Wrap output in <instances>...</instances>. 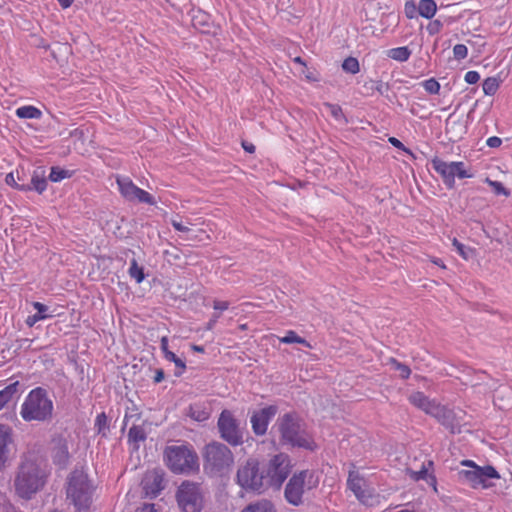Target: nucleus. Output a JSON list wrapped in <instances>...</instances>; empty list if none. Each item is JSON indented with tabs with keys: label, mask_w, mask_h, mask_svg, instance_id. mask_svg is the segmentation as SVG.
<instances>
[{
	"label": "nucleus",
	"mask_w": 512,
	"mask_h": 512,
	"mask_svg": "<svg viewBox=\"0 0 512 512\" xmlns=\"http://www.w3.org/2000/svg\"><path fill=\"white\" fill-rule=\"evenodd\" d=\"M179 507L184 512H201L203 496L198 483L183 481L176 492Z\"/></svg>",
	"instance_id": "9b49d317"
},
{
	"label": "nucleus",
	"mask_w": 512,
	"mask_h": 512,
	"mask_svg": "<svg viewBox=\"0 0 512 512\" xmlns=\"http://www.w3.org/2000/svg\"><path fill=\"white\" fill-rule=\"evenodd\" d=\"M20 415L26 422H51L54 415V403L48 390L41 386L32 389L21 405Z\"/></svg>",
	"instance_id": "20e7f679"
},
{
	"label": "nucleus",
	"mask_w": 512,
	"mask_h": 512,
	"mask_svg": "<svg viewBox=\"0 0 512 512\" xmlns=\"http://www.w3.org/2000/svg\"><path fill=\"white\" fill-rule=\"evenodd\" d=\"M488 183L492 187L493 192L496 195L508 196L510 194L509 190L507 188H505L501 182L488 180Z\"/></svg>",
	"instance_id": "a18cd8bd"
},
{
	"label": "nucleus",
	"mask_w": 512,
	"mask_h": 512,
	"mask_svg": "<svg viewBox=\"0 0 512 512\" xmlns=\"http://www.w3.org/2000/svg\"><path fill=\"white\" fill-rule=\"evenodd\" d=\"M160 348L164 354V357L166 356V353L167 352H171L169 349H168V338L166 336H163L160 340Z\"/></svg>",
	"instance_id": "680f3d73"
},
{
	"label": "nucleus",
	"mask_w": 512,
	"mask_h": 512,
	"mask_svg": "<svg viewBox=\"0 0 512 512\" xmlns=\"http://www.w3.org/2000/svg\"><path fill=\"white\" fill-rule=\"evenodd\" d=\"M46 466L37 459L24 458L14 479L16 494L25 500H30L47 482Z\"/></svg>",
	"instance_id": "7ed1b4c3"
},
{
	"label": "nucleus",
	"mask_w": 512,
	"mask_h": 512,
	"mask_svg": "<svg viewBox=\"0 0 512 512\" xmlns=\"http://www.w3.org/2000/svg\"><path fill=\"white\" fill-rule=\"evenodd\" d=\"M5 182H6V184H7V185L12 186L13 188H15V189H17V190H19V191H20V188H19V187H20L22 184H19V183L16 181V179H15V176H14V173H13V172H10V173H8V174L6 175V177H5Z\"/></svg>",
	"instance_id": "864d4df0"
},
{
	"label": "nucleus",
	"mask_w": 512,
	"mask_h": 512,
	"mask_svg": "<svg viewBox=\"0 0 512 512\" xmlns=\"http://www.w3.org/2000/svg\"><path fill=\"white\" fill-rule=\"evenodd\" d=\"M486 143L491 148H497L502 144V140H501V138H499L497 136H492L487 139Z\"/></svg>",
	"instance_id": "6e6d98bb"
},
{
	"label": "nucleus",
	"mask_w": 512,
	"mask_h": 512,
	"mask_svg": "<svg viewBox=\"0 0 512 512\" xmlns=\"http://www.w3.org/2000/svg\"><path fill=\"white\" fill-rule=\"evenodd\" d=\"M117 184L122 196L128 201H134L138 187L129 178H117Z\"/></svg>",
	"instance_id": "b1692460"
},
{
	"label": "nucleus",
	"mask_w": 512,
	"mask_h": 512,
	"mask_svg": "<svg viewBox=\"0 0 512 512\" xmlns=\"http://www.w3.org/2000/svg\"><path fill=\"white\" fill-rule=\"evenodd\" d=\"M242 512H276L273 503L269 500H261L256 503L249 504Z\"/></svg>",
	"instance_id": "c85d7f7f"
},
{
	"label": "nucleus",
	"mask_w": 512,
	"mask_h": 512,
	"mask_svg": "<svg viewBox=\"0 0 512 512\" xmlns=\"http://www.w3.org/2000/svg\"><path fill=\"white\" fill-rule=\"evenodd\" d=\"M129 275L135 279L136 283L140 284L145 279L144 268L139 266L137 261L133 259L129 268Z\"/></svg>",
	"instance_id": "72a5a7b5"
},
{
	"label": "nucleus",
	"mask_w": 512,
	"mask_h": 512,
	"mask_svg": "<svg viewBox=\"0 0 512 512\" xmlns=\"http://www.w3.org/2000/svg\"><path fill=\"white\" fill-rule=\"evenodd\" d=\"M452 244L456 248L459 255L465 260L472 258L475 254V249L465 246L464 244L459 242L456 238L453 239Z\"/></svg>",
	"instance_id": "f704fd0d"
},
{
	"label": "nucleus",
	"mask_w": 512,
	"mask_h": 512,
	"mask_svg": "<svg viewBox=\"0 0 512 512\" xmlns=\"http://www.w3.org/2000/svg\"><path fill=\"white\" fill-rule=\"evenodd\" d=\"M458 480L470 487L477 489L491 488L494 484L492 479H500L499 472L492 465L473 467V470H460L457 473Z\"/></svg>",
	"instance_id": "9d476101"
},
{
	"label": "nucleus",
	"mask_w": 512,
	"mask_h": 512,
	"mask_svg": "<svg viewBox=\"0 0 512 512\" xmlns=\"http://www.w3.org/2000/svg\"><path fill=\"white\" fill-rule=\"evenodd\" d=\"M412 478L415 481L427 480L428 482H430L431 484H434V485L436 483L435 477L428 473V469L425 467V465L422 466L421 470L412 472Z\"/></svg>",
	"instance_id": "ea45409f"
},
{
	"label": "nucleus",
	"mask_w": 512,
	"mask_h": 512,
	"mask_svg": "<svg viewBox=\"0 0 512 512\" xmlns=\"http://www.w3.org/2000/svg\"><path fill=\"white\" fill-rule=\"evenodd\" d=\"M455 177H458L460 179L471 178V177H473V174L470 173L465 168L464 162L458 161V162H455V165H454V178Z\"/></svg>",
	"instance_id": "79ce46f5"
},
{
	"label": "nucleus",
	"mask_w": 512,
	"mask_h": 512,
	"mask_svg": "<svg viewBox=\"0 0 512 512\" xmlns=\"http://www.w3.org/2000/svg\"><path fill=\"white\" fill-rule=\"evenodd\" d=\"M364 479L355 472H350L347 480L348 488L354 493L357 499L365 505H370L371 495L363 489Z\"/></svg>",
	"instance_id": "a211bd4d"
},
{
	"label": "nucleus",
	"mask_w": 512,
	"mask_h": 512,
	"mask_svg": "<svg viewBox=\"0 0 512 512\" xmlns=\"http://www.w3.org/2000/svg\"><path fill=\"white\" fill-rule=\"evenodd\" d=\"M132 417H135L137 420L141 418V413H136V414H128V412L125 413V416H124V421H123V426H122V431L125 430L126 426H127V422L128 420H130V418Z\"/></svg>",
	"instance_id": "052dcab7"
},
{
	"label": "nucleus",
	"mask_w": 512,
	"mask_h": 512,
	"mask_svg": "<svg viewBox=\"0 0 512 512\" xmlns=\"http://www.w3.org/2000/svg\"><path fill=\"white\" fill-rule=\"evenodd\" d=\"M389 363L395 370L399 371V375L402 379H408L410 377L411 369L408 365L397 361L395 358H390Z\"/></svg>",
	"instance_id": "58836bf2"
},
{
	"label": "nucleus",
	"mask_w": 512,
	"mask_h": 512,
	"mask_svg": "<svg viewBox=\"0 0 512 512\" xmlns=\"http://www.w3.org/2000/svg\"><path fill=\"white\" fill-rule=\"evenodd\" d=\"M73 173V171L66 170L59 166H53L51 167L48 179L52 182H60L63 179L72 177Z\"/></svg>",
	"instance_id": "2f4dec72"
},
{
	"label": "nucleus",
	"mask_w": 512,
	"mask_h": 512,
	"mask_svg": "<svg viewBox=\"0 0 512 512\" xmlns=\"http://www.w3.org/2000/svg\"><path fill=\"white\" fill-rule=\"evenodd\" d=\"M51 457L53 463L61 469H65L70 461L68 441L63 435L52 438Z\"/></svg>",
	"instance_id": "4468645a"
},
{
	"label": "nucleus",
	"mask_w": 512,
	"mask_h": 512,
	"mask_svg": "<svg viewBox=\"0 0 512 512\" xmlns=\"http://www.w3.org/2000/svg\"><path fill=\"white\" fill-rule=\"evenodd\" d=\"M423 87L430 94H438L439 91H440V84L434 78H430L428 80H425L423 82Z\"/></svg>",
	"instance_id": "c03bdc74"
},
{
	"label": "nucleus",
	"mask_w": 512,
	"mask_h": 512,
	"mask_svg": "<svg viewBox=\"0 0 512 512\" xmlns=\"http://www.w3.org/2000/svg\"><path fill=\"white\" fill-rule=\"evenodd\" d=\"M171 225L173 228L179 232H188L190 229L187 226H184L181 222L176 219L171 220Z\"/></svg>",
	"instance_id": "4d7b16f0"
},
{
	"label": "nucleus",
	"mask_w": 512,
	"mask_h": 512,
	"mask_svg": "<svg viewBox=\"0 0 512 512\" xmlns=\"http://www.w3.org/2000/svg\"><path fill=\"white\" fill-rule=\"evenodd\" d=\"M445 132L449 135L450 141H458L467 132L466 123L461 118H456L455 114L452 113L445 121Z\"/></svg>",
	"instance_id": "f3484780"
},
{
	"label": "nucleus",
	"mask_w": 512,
	"mask_h": 512,
	"mask_svg": "<svg viewBox=\"0 0 512 512\" xmlns=\"http://www.w3.org/2000/svg\"><path fill=\"white\" fill-rule=\"evenodd\" d=\"M164 254L168 257L169 261H178L182 259V256H184V252L177 247H173L171 250H166Z\"/></svg>",
	"instance_id": "8fccbe9b"
},
{
	"label": "nucleus",
	"mask_w": 512,
	"mask_h": 512,
	"mask_svg": "<svg viewBox=\"0 0 512 512\" xmlns=\"http://www.w3.org/2000/svg\"><path fill=\"white\" fill-rule=\"evenodd\" d=\"M0 512H23L15 506L5 493L0 492Z\"/></svg>",
	"instance_id": "4c0bfd02"
},
{
	"label": "nucleus",
	"mask_w": 512,
	"mask_h": 512,
	"mask_svg": "<svg viewBox=\"0 0 512 512\" xmlns=\"http://www.w3.org/2000/svg\"><path fill=\"white\" fill-rule=\"evenodd\" d=\"M217 429L220 438L230 446L237 447L244 443V428L232 411L222 410L217 420Z\"/></svg>",
	"instance_id": "1a4fd4ad"
},
{
	"label": "nucleus",
	"mask_w": 512,
	"mask_h": 512,
	"mask_svg": "<svg viewBox=\"0 0 512 512\" xmlns=\"http://www.w3.org/2000/svg\"><path fill=\"white\" fill-rule=\"evenodd\" d=\"M94 429L97 432V434L101 435L102 438L108 437L110 425L108 417L105 412H101L96 416L94 422Z\"/></svg>",
	"instance_id": "a878e982"
},
{
	"label": "nucleus",
	"mask_w": 512,
	"mask_h": 512,
	"mask_svg": "<svg viewBox=\"0 0 512 512\" xmlns=\"http://www.w3.org/2000/svg\"><path fill=\"white\" fill-rule=\"evenodd\" d=\"M165 359L170 361V362H173L176 366V370L174 372V375L176 377H180L182 376V374L184 373L185 369H186V364L185 362L179 358L175 353L173 352H167L166 353V356H165Z\"/></svg>",
	"instance_id": "473e14b6"
},
{
	"label": "nucleus",
	"mask_w": 512,
	"mask_h": 512,
	"mask_svg": "<svg viewBox=\"0 0 512 512\" xmlns=\"http://www.w3.org/2000/svg\"><path fill=\"white\" fill-rule=\"evenodd\" d=\"M66 492L76 512H85L90 508L94 487L83 470L75 469L70 473Z\"/></svg>",
	"instance_id": "0eeeda50"
},
{
	"label": "nucleus",
	"mask_w": 512,
	"mask_h": 512,
	"mask_svg": "<svg viewBox=\"0 0 512 512\" xmlns=\"http://www.w3.org/2000/svg\"><path fill=\"white\" fill-rule=\"evenodd\" d=\"M15 114L21 119H39L42 116L41 110L32 105L17 108Z\"/></svg>",
	"instance_id": "cd10ccee"
},
{
	"label": "nucleus",
	"mask_w": 512,
	"mask_h": 512,
	"mask_svg": "<svg viewBox=\"0 0 512 512\" xmlns=\"http://www.w3.org/2000/svg\"><path fill=\"white\" fill-rule=\"evenodd\" d=\"M389 142H390L394 147H396V148H398V149L405 150V147H404L403 143H402L399 139H397V138H395V137H390V138H389Z\"/></svg>",
	"instance_id": "0e129e2a"
},
{
	"label": "nucleus",
	"mask_w": 512,
	"mask_h": 512,
	"mask_svg": "<svg viewBox=\"0 0 512 512\" xmlns=\"http://www.w3.org/2000/svg\"><path fill=\"white\" fill-rule=\"evenodd\" d=\"M165 378V373L163 371V369H157L155 371V376H154V383H160L161 381H163Z\"/></svg>",
	"instance_id": "e2e57ef3"
},
{
	"label": "nucleus",
	"mask_w": 512,
	"mask_h": 512,
	"mask_svg": "<svg viewBox=\"0 0 512 512\" xmlns=\"http://www.w3.org/2000/svg\"><path fill=\"white\" fill-rule=\"evenodd\" d=\"M370 83H371L370 89L371 90L375 89L381 95H385L388 92V90L390 89L389 83H384L382 81H376V82L370 81Z\"/></svg>",
	"instance_id": "49530a36"
},
{
	"label": "nucleus",
	"mask_w": 512,
	"mask_h": 512,
	"mask_svg": "<svg viewBox=\"0 0 512 512\" xmlns=\"http://www.w3.org/2000/svg\"><path fill=\"white\" fill-rule=\"evenodd\" d=\"M135 512H158V511L155 509L154 504L145 503L141 507L137 508Z\"/></svg>",
	"instance_id": "bf43d9fd"
},
{
	"label": "nucleus",
	"mask_w": 512,
	"mask_h": 512,
	"mask_svg": "<svg viewBox=\"0 0 512 512\" xmlns=\"http://www.w3.org/2000/svg\"><path fill=\"white\" fill-rule=\"evenodd\" d=\"M442 28H443V23L440 20H437V19L429 22V24L426 27L427 32L430 35L438 34L441 31Z\"/></svg>",
	"instance_id": "09e8293b"
},
{
	"label": "nucleus",
	"mask_w": 512,
	"mask_h": 512,
	"mask_svg": "<svg viewBox=\"0 0 512 512\" xmlns=\"http://www.w3.org/2000/svg\"><path fill=\"white\" fill-rule=\"evenodd\" d=\"M417 10L422 17L431 19L436 13L437 5L434 0H420Z\"/></svg>",
	"instance_id": "bb28decb"
},
{
	"label": "nucleus",
	"mask_w": 512,
	"mask_h": 512,
	"mask_svg": "<svg viewBox=\"0 0 512 512\" xmlns=\"http://www.w3.org/2000/svg\"><path fill=\"white\" fill-rule=\"evenodd\" d=\"M164 489V478L161 474L153 473L146 476L143 480V490L145 495L151 499L156 498Z\"/></svg>",
	"instance_id": "6ab92c4d"
},
{
	"label": "nucleus",
	"mask_w": 512,
	"mask_h": 512,
	"mask_svg": "<svg viewBox=\"0 0 512 512\" xmlns=\"http://www.w3.org/2000/svg\"><path fill=\"white\" fill-rule=\"evenodd\" d=\"M147 439V432L141 425H133L128 432V443L133 445L134 450L139 449V442Z\"/></svg>",
	"instance_id": "5701e85b"
},
{
	"label": "nucleus",
	"mask_w": 512,
	"mask_h": 512,
	"mask_svg": "<svg viewBox=\"0 0 512 512\" xmlns=\"http://www.w3.org/2000/svg\"><path fill=\"white\" fill-rule=\"evenodd\" d=\"M20 382L15 381L7 385L3 390L0 391V410L8 404L13 397L18 393Z\"/></svg>",
	"instance_id": "393cba45"
},
{
	"label": "nucleus",
	"mask_w": 512,
	"mask_h": 512,
	"mask_svg": "<svg viewBox=\"0 0 512 512\" xmlns=\"http://www.w3.org/2000/svg\"><path fill=\"white\" fill-rule=\"evenodd\" d=\"M430 416L434 417L442 426L452 434L461 433V424L464 421L466 413L462 409H452L448 406L437 403L430 411Z\"/></svg>",
	"instance_id": "f8f14e48"
},
{
	"label": "nucleus",
	"mask_w": 512,
	"mask_h": 512,
	"mask_svg": "<svg viewBox=\"0 0 512 512\" xmlns=\"http://www.w3.org/2000/svg\"><path fill=\"white\" fill-rule=\"evenodd\" d=\"M278 413L277 405H269L252 413L250 422L253 433L263 436L267 433L269 423Z\"/></svg>",
	"instance_id": "ddd939ff"
},
{
	"label": "nucleus",
	"mask_w": 512,
	"mask_h": 512,
	"mask_svg": "<svg viewBox=\"0 0 512 512\" xmlns=\"http://www.w3.org/2000/svg\"><path fill=\"white\" fill-rule=\"evenodd\" d=\"M135 200H137L140 203H146L149 205L156 204L155 198L150 193H148L147 191H145L139 187L136 191Z\"/></svg>",
	"instance_id": "a19ab883"
},
{
	"label": "nucleus",
	"mask_w": 512,
	"mask_h": 512,
	"mask_svg": "<svg viewBox=\"0 0 512 512\" xmlns=\"http://www.w3.org/2000/svg\"><path fill=\"white\" fill-rule=\"evenodd\" d=\"M297 341H299V335L293 330L287 331L286 335L280 338V342L285 344H293L297 343Z\"/></svg>",
	"instance_id": "3c124183"
},
{
	"label": "nucleus",
	"mask_w": 512,
	"mask_h": 512,
	"mask_svg": "<svg viewBox=\"0 0 512 512\" xmlns=\"http://www.w3.org/2000/svg\"><path fill=\"white\" fill-rule=\"evenodd\" d=\"M324 105L329 109L333 118H335L336 120L343 119L345 122H347L341 106H339L338 104L331 103H325Z\"/></svg>",
	"instance_id": "37998d69"
},
{
	"label": "nucleus",
	"mask_w": 512,
	"mask_h": 512,
	"mask_svg": "<svg viewBox=\"0 0 512 512\" xmlns=\"http://www.w3.org/2000/svg\"><path fill=\"white\" fill-rule=\"evenodd\" d=\"M13 443L11 427L0 424V471L5 469L10 457V445Z\"/></svg>",
	"instance_id": "dca6fc26"
},
{
	"label": "nucleus",
	"mask_w": 512,
	"mask_h": 512,
	"mask_svg": "<svg viewBox=\"0 0 512 512\" xmlns=\"http://www.w3.org/2000/svg\"><path fill=\"white\" fill-rule=\"evenodd\" d=\"M187 415L197 422H204L210 417V413L199 405H190Z\"/></svg>",
	"instance_id": "c756f323"
},
{
	"label": "nucleus",
	"mask_w": 512,
	"mask_h": 512,
	"mask_svg": "<svg viewBox=\"0 0 512 512\" xmlns=\"http://www.w3.org/2000/svg\"><path fill=\"white\" fill-rule=\"evenodd\" d=\"M388 57L399 62H405L411 55V50L407 46L392 48L387 53Z\"/></svg>",
	"instance_id": "7c9ffc66"
},
{
	"label": "nucleus",
	"mask_w": 512,
	"mask_h": 512,
	"mask_svg": "<svg viewBox=\"0 0 512 512\" xmlns=\"http://www.w3.org/2000/svg\"><path fill=\"white\" fill-rule=\"evenodd\" d=\"M482 88L485 95L492 96L497 92L499 82L495 77H488L483 81Z\"/></svg>",
	"instance_id": "e433bc0d"
},
{
	"label": "nucleus",
	"mask_w": 512,
	"mask_h": 512,
	"mask_svg": "<svg viewBox=\"0 0 512 512\" xmlns=\"http://www.w3.org/2000/svg\"><path fill=\"white\" fill-rule=\"evenodd\" d=\"M230 303L228 301L215 300L213 302V308L215 310L224 311L229 308Z\"/></svg>",
	"instance_id": "5fc2aeb1"
},
{
	"label": "nucleus",
	"mask_w": 512,
	"mask_h": 512,
	"mask_svg": "<svg viewBox=\"0 0 512 512\" xmlns=\"http://www.w3.org/2000/svg\"><path fill=\"white\" fill-rule=\"evenodd\" d=\"M461 465L469 467L468 470H473V467H479L474 461L472 460H463L461 462Z\"/></svg>",
	"instance_id": "774afa93"
},
{
	"label": "nucleus",
	"mask_w": 512,
	"mask_h": 512,
	"mask_svg": "<svg viewBox=\"0 0 512 512\" xmlns=\"http://www.w3.org/2000/svg\"><path fill=\"white\" fill-rule=\"evenodd\" d=\"M415 10H416V6L412 1L406 2L405 13H406L407 17L412 18Z\"/></svg>",
	"instance_id": "13d9d810"
},
{
	"label": "nucleus",
	"mask_w": 512,
	"mask_h": 512,
	"mask_svg": "<svg viewBox=\"0 0 512 512\" xmlns=\"http://www.w3.org/2000/svg\"><path fill=\"white\" fill-rule=\"evenodd\" d=\"M163 456L166 466L174 474L190 475L199 471V457L189 444L167 446Z\"/></svg>",
	"instance_id": "39448f33"
},
{
	"label": "nucleus",
	"mask_w": 512,
	"mask_h": 512,
	"mask_svg": "<svg viewBox=\"0 0 512 512\" xmlns=\"http://www.w3.org/2000/svg\"><path fill=\"white\" fill-rule=\"evenodd\" d=\"M318 485L319 478L315 471L308 469L299 471L288 480L284 489V497L289 504L300 506L304 503L305 491H310Z\"/></svg>",
	"instance_id": "6e6552de"
},
{
	"label": "nucleus",
	"mask_w": 512,
	"mask_h": 512,
	"mask_svg": "<svg viewBox=\"0 0 512 512\" xmlns=\"http://www.w3.org/2000/svg\"><path fill=\"white\" fill-rule=\"evenodd\" d=\"M290 456L280 452L267 462L250 457L240 463L236 483L247 493L262 494L269 488L279 489L291 472Z\"/></svg>",
	"instance_id": "f257e3e1"
},
{
	"label": "nucleus",
	"mask_w": 512,
	"mask_h": 512,
	"mask_svg": "<svg viewBox=\"0 0 512 512\" xmlns=\"http://www.w3.org/2000/svg\"><path fill=\"white\" fill-rule=\"evenodd\" d=\"M278 433V444L288 450L305 449L314 451L317 445L307 429L304 419L295 411L279 416L273 426Z\"/></svg>",
	"instance_id": "f03ea898"
},
{
	"label": "nucleus",
	"mask_w": 512,
	"mask_h": 512,
	"mask_svg": "<svg viewBox=\"0 0 512 512\" xmlns=\"http://www.w3.org/2000/svg\"><path fill=\"white\" fill-rule=\"evenodd\" d=\"M234 463V455L224 443L213 441L204 447L203 469L210 477L226 475Z\"/></svg>",
	"instance_id": "423d86ee"
},
{
	"label": "nucleus",
	"mask_w": 512,
	"mask_h": 512,
	"mask_svg": "<svg viewBox=\"0 0 512 512\" xmlns=\"http://www.w3.org/2000/svg\"><path fill=\"white\" fill-rule=\"evenodd\" d=\"M408 400L412 405L423 410L428 415H430V411H432V408L437 404L435 400H430L421 391L413 392L409 396Z\"/></svg>",
	"instance_id": "412c9836"
},
{
	"label": "nucleus",
	"mask_w": 512,
	"mask_h": 512,
	"mask_svg": "<svg viewBox=\"0 0 512 512\" xmlns=\"http://www.w3.org/2000/svg\"><path fill=\"white\" fill-rule=\"evenodd\" d=\"M480 79V75L477 71H468L465 74V81L468 84H476Z\"/></svg>",
	"instance_id": "603ef678"
},
{
	"label": "nucleus",
	"mask_w": 512,
	"mask_h": 512,
	"mask_svg": "<svg viewBox=\"0 0 512 512\" xmlns=\"http://www.w3.org/2000/svg\"><path fill=\"white\" fill-rule=\"evenodd\" d=\"M20 191H36L42 194L47 188V178L45 176V170L42 167H38L33 171L30 184H22Z\"/></svg>",
	"instance_id": "aec40b11"
},
{
	"label": "nucleus",
	"mask_w": 512,
	"mask_h": 512,
	"mask_svg": "<svg viewBox=\"0 0 512 512\" xmlns=\"http://www.w3.org/2000/svg\"><path fill=\"white\" fill-rule=\"evenodd\" d=\"M453 54L455 59L462 60L467 57L468 49L464 44H457L453 48Z\"/></svg>",
	"instance_id": "de8ad7c7"
},
{
	"label": "nucleus",
	"mask_w": 512,
	"mask_h": 512,
	"mask_svg": "<svg viewBox=\"0 0 512 512\" xmlns=\"http://www.w3.org/2000/svg\"><path fill=\"white\" fill-rule=\"evenodd\" d=\"M242 147L248 153H254L255 152V146L252 143L243 141L242 142Z\"/></svg>",
	"instance_id": "69168bd1"
},
{
	"label": "nucleus",
	"mask_w": 512,
	"mask_h": 512,
	"mask_svg": "<svg viewBox=\"0 0 512 512\" xmlns=\"http://www.w3.org/2000/svg\"><path fill=\"white\" fill-rule=\"evenodd\" d=\"M432 168L441 176L443 183L448 189L455 187L454 165L455 162H446L435 157L431 161Z\"/></svg>",
	"instance_id": "2eb2a0df"
},
{
	"label": "nucleus",
	"mask_w": 512,
	"mask_h": 512,
	"mask_svg": "<svg viewBox=\"0 0 512 512\" xmlns=\"http://www.w3.org/2000/svg\"><path fill=\"white\" fill-rule=\"evenodd\" d=\"M219 317H220V313H214L212 318L208 322L207 328L212 329L213 326L215 325V323L217 322V320L219 319Z\"/></svg>",
	"instance_id": "338daca9"
},
{
	"label": "nucleus",
	"mask_w": 512,
	"mask_h": 512,
	"mask_svg": "<svg viewBox=\"0 0 512 512\" xmlns=\"http://www.w3.org/2000/svg\"><path fill=\"white\" fill-rule=\"evenodd\" d=\"M342 69L346 73L357 74L360 71L359 61L355 57H347L342 63Z\"/></svg>",
	"instance_id": "c9c22d12"
},
{
	"label": "nucleus",
	"mask_w": 512,
	"mask_h": 512,
	"mask_svg": "<svg viewBox=\"0 0 512 512\" xmlns=\"http://www.w3.org/2000/svg\"><path fill=\"white\" fill-rule=\"evenodd\" d=\"M32 306L37 311L34 315H30L26 319V324L29 327L34 326L38 321L45 320L53 317L52 314H48L49 307L41 302H33Z\"/></svg>",
	"instance_id": "4be33fe9"
}]
</instances>
